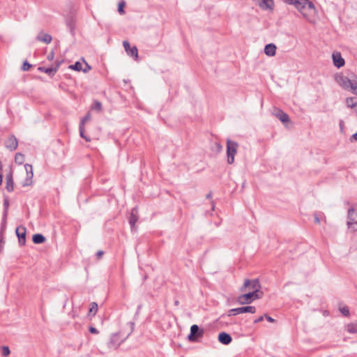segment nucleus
Returning a JSON list of instances; mask_svg holds the SVG:
<instances>
[{
	"instance_id": "nucleus-18",
	"label": "nucleus",
	"mask_w": 357,
	"mask_h": 357,
	"mask_svg": "<svg viewBox=\"0 0 357 357\" xmlns=\"http://www.w3.org/2000/svg\"><path fill=\"white\" fill-rule=\"evenodd\" d=\"M273 114L278 119H279L282 123H287L289 121V116L286 113H284L283 111H282L278 108H275L273 109Z\"/></svg>"
},
{
	"instance_id": "nucleus-24",
	"label": "nucleus",
	"mask_w": 357,
	"mask_h": 357,
	"mask_svg": "<svg viewBox=\"0 0 357 357\" xmlns=\"http://www.w3.org/2000/svg\"><path fill=\"white\" fill-rule=\"evenodd\" d=\"M90 305H91V307H90L89 312H88V316L89 317H94L98 312V304L96 302H93L91 303Z\"/></svg>"
},
{
	"instance_id": "nucleus-42",
	"label": "nucleus",
	"mask_w": 357,
	"mask_h": 357,
	"mask_svg": "<svg viewBox=\"0 0 357 357\" xmlns=\"http://www.w3.org/2000/svg\"><path fill=\"white\" fill-rule=\"evenodd\" d=\"M80 137L86 140V142H90L91 138L89 137V135H80Z\"/></svg>"
},
{
	"instance_id": "nucleus-17",
	"label": "nucleus",
	"mask_w": 357,
	"mask_h": 357,
	"mask_svg": "<svg viewBox=\"0 0 357 357\" xmlns=\"http://www.w3.org/2000/svg\"><path fill=\"white\" fill-rule=\"evenodd\" d=\"M332 58L333 63L337 68H341L345 63L344 59L342 57L340 52H334L332 55Z\"/></svg>"
},
{
	"instance_id": "nucleus-1",
	"label": "nucleus",
	"mask_w": 357,
	"mask_h": 357,
	"mask_svg": "<svg viewBox=\"0 0 357 357\" xmlns=\"http://www.w3.org/2000/svg\"><path fill=\"white\" fill-rule=\"evenodd\" d=\"M294 6L309 22L315 23L317 13L312 2L309 0H298L296 1Z\"/></svg>"
},
{
	"instance_id": "nucleus-28",
	"label": "nucleus",
	"mask_w": 357,
	"mask_h": 357,
	"mask_svg": "<svg viewBox=\"0 0 357 357\" xmlns=\"http://www.w3.org/2000/svg\"><path fill=\"white\" fill-rule=\"evenodd\" d=\"M7 217L8 214H3L2 215V220L1 222V228L0 230L1 231V233H3L6 228V223H7Z\"/></svg>"
},
{
	"instance_id": "nucleus-46",
	"label": "nucleus",
	"mask_w": 357,
	"mask_h": 357,
	"mask_svg": "<svg viewBox=\"0 0 357 357\" xmlns=\"http://www.w3.org/2000/svg\"><path fill=\"white\" fill-rule=\"evenodd\" d=\"M47 58H48V59H49V60H52V59H53V58H54V54H53V52H51V54H50L48 55Z\"/></svg>"
},
{
	"instance_id": "nucleus-47",
	"label": "nucleus",
	"mask_w": 357,
	"mask_h": 357,
	"mask_svg": "<svg viewBox=\"0 0 357 357\" xmlns=\"http://www.w3.org/2000/svg\"><path fill=\"white\" fill-rule=\"evenodd\" d=\"M2 181H3V174H0V186L2 184Z\"/></svg>"
},
{
	"instance_id": "nucleus-29",
	"label": "nucleus",
	"mask_w": 357,
	"mask_h": 357,
	"mask_svg": "<svg viewBox=\"0 0 357 357\" xmlns=\"http://www.w3.org/2000/svg\"><path fill=\"white\" fill-rule=\"evenodd\" d=\"M347 329L350 333H357V324H349Z\"/></svg>"
},
{
	"instance_id": "nucleus-4",
	"label": "nucleus",
	"mask_w": 357,
	"mask_h": 357,
	"mask_svg": "<svg viewBox=\"0 0 357 357\" xmlns=\"http://www.w3.org/2000/svg\"><path fill=\"white\" fill-rule=\"evenodd\" d=\"M257 291H251L238 296L236 298L237 303L240 305L250 304L255 300L262 298L261 295L257 294Z\"/></svg>"
},
{
	"instance_id": "nucleus-25",
	"label": "nucleus",
	"mask_w": 357,
	"mask_h": 357,
	"mask_svg": "<svg viewBox=\"0 0 357 357\" xmlns=\"http://www.w3.org/2000/svg\"><path fill=\"white\" fill-rule=\"evenodd\" d=\"M345 102L348 107L354 109L357 106V99L356 98H346Z\"/></svg>"
},
{
	"instance_id": "nucleus-2",
	"label": "nucleus",
	"mask_w": 357,
	"mask_h": 357,
	"mask_svg": "<svg viewBox=\"0 0 357 357\" xmlns=\"http://www.w3.org/2000/svg\"><path fill=\"white\" fill-rule=\"evenodd\" d=\"M336 81L343 89L351 91L357 95V77L349 79L346 76L340 75L336 77Z\"/></svg>"
},
{
	"instance_id": "nucleus-27",
	"label": "nucleus",
	"mask_w": 357,
	"mask_h": 357,
	"mask_svg": "<svg viewBox=\"0 0 357 357\" xmlns=\"http://www.w3.org/2000/svg\"><path fill=\"white\" fill-rule=\"evenodd\" d=\"M10 206L9 198L8 196L3 197V214H8V209Z\"/></svg>"
},
{
	"instance_id": "nucleus-20",
	"label": "nucleus",
	"mask_w": 357,
	"mask_h": 357,
	"mask_svg": "<svg viewBox=\"0 0 357 357\" xmlns=\"http://www.w3.org/2000/svg\"><path fill=\"white\" fill-rule=\"evenodd\" d=\"M59 67V63H58L56 65V66L54 68L53 67H50V68L39 67L38 70H40V72L45 73L47 74L48 75L52 76L56 73Z\"/></svg>"
},
{
	"instance_id": "nucleus-45",
	"label": "nucleus",
	"mask_w": 357,
	"mask_h": 357,
	"mask_svg": "<svg viewBox=\"0 0 357 357\" xmlns=\"http://www.w3.org/2000/svg\"><path fill=\"white\" fill-rule=\"evenodd\" d=\"M96 108L98 110H100L101 109V104L100 102H96Z\"/></svg>"
},
{
	"instance_id": "nucleus-14",
	"label": "nucleus",
	"mask_w": 357,
	"mask_h": 357,
	"mask_svg": "<svg viewBox=\"0 0 357 357\" xmlns=\"http://www.w3.org/2000/svg\"><path fill=\"white\" fill-rule=\"evenodd\" d=\"M123 47L128 55L130 56L134 57L135 59H137L138 58V51L135 46L130 47V43L125 40L123 43Z\"/></svg>"
},
{
	"instance_id": "nucleus-11",
	"label": "nucleus",
	"mask_w": 357,
	"mask_h": 357,
	"mask_svg": "<svg viewBox=\"0 0 357 357\" xmlns=\"http://www.w3.org/2000/svg\"><path fill=\"white\" fill-rule=\"evenodd\" d=\"M4 144L5 146L10 151H15L18 146V141L15 135H10Z\"/></svg>"
},
{
	"instance_id": "nucleus-21",
	"label": "nucleus",
	"mask_w": 357,
	"mask_h": 357,
	"mask_svg": "<svg viewBox=\"0 0 357 357\" xmlns=\"http://www.w3.org/2000/svg\"><path fill=\"white\" fill-rule=\"evenodd\" d=\"M276 46L273 44H268L265 46L264 52L268 56H273L275 54Z\"/></svg>"
},
{
	"instance_id": "nucleus-31",
	"label": "nucleus",
	"mask_w": 357,
	"mask_h": 357,
	"mask_svg": "<svg viewBox=\"0 0 357 357\" xmlns=\"http://www.w3.org/2000/svg\"><path fill=\"white\" fill-rule=\"evenodd\" d=\"M10 354V350L9 347L7 346H3L2 347V356L6 357V356H9Z\"/></svg>"
},
{
	"instance_id": "nucleus-49",
	"label": "nucleus",
	"mask_w": 357,
	"mask_h": 357,
	"mask_svg": "<svg viewBox=\"0 0 357 357\" xmlns=\"http://www.w3.org/2000/svg\"><path fill=\"white\" fill-rule=\"evenodd\" d=\"M211 204H212V208H213V209H214V208H215L214 202L212 201Z\"/></svg>"
},
{
	"instance_id": "nucleus-53",
	"label": "nucleus",
	"mask_w": 357,
	"mask_h": 357,
	"mask_svg": "<svg viewBox=\"0 0 357 357\" xmlns=\"http://www.w3.org/2000/svg\"><path fill=\"white\" fill-rule=\"evenodd\" d=\"M86 120H88V118H86L85 119H84L83 121H86Z\"/></svg>"
},
{
	"instance_id": "nucleus-52",
	"label": "nucleus",
	"mask_w": 357,
	"mask_h": 357,
	"mask_svg": "<svg viewBox=\"0 0 357 357\" xmlns=\"http://www.w3.org/2000/svg\"><path fill=\"white\" fill-rule=\"evenodd\" d=\"M218 148H221V146L220 144H218Z\"/></svg>"
},
{
	"instance_id": "nucleus-51",
	"label": "nucleus",
	"mask_w": 357,
	"mask_h": 357,
	"mask_svg": "<svg viewBox=\"0 0 357 357\" xmlns=\"http://www.w3.org/2000/svg\"><path fill=\"white\" fill-rule=\"evenodd\" d=\"M178 304V301H175V305H177Z\"/></svg>"
},
{
	"instance_id": "nucleus-8",
	"label": "nucleus",
	"mask_w": 357,
	"mask_h": 357,
	"mask_svg": "<svg viewBox=\"0 0 357 357\" xmlns=\"http://www.w3.org/2000/svg\"><path fill=\"white\" fill-rule=\"evenodd\" d=\"M257 312V309L255 306L248 305L243 306L237 308H233L229 310V316H236L242 313H251L255 314Z\"/></svg>"
},
{
	"instance_id": "nucleus-13",
	"label": "nucleus",
	"mask_w": 357,
	"mask_h": 357,
	"mask_svg": "<svg viewBox=\"0 0 357 357\" xmlns=\"http://www.w3.org/2000/svg\"><path fill=\"white\" fill-rule=\"evenodd\" d=\"M139 215H138V209L137 207H134L132 208L130 216H129V224L130 225L131 229L135 227L136 222L138 221Z\"/></svg>"
},
{
	"instance_id": "nucleus-3",
	"label": "nucleus",
	"mask_w": 357,
	"mask_h": 357,
	"mask_svg": "<svg viewBox=\"0 0 357 357\" xmlns=\"http://www.w3.org/2000/svg\"><path fill=\"white\" fill-rule=\"evenodd\" d=\"M261 287L259 279H246L244 280L243 285L240 288V291L242 292L245 291L247 289L250 291L257 290V294L261 295V296H263L264 292L261 291Z\"/></svg>"
},
{
	"instance_id": "nucleus-7",
	"label": "nucleus",
	"mask_w": 357,
	"mask_h": 357,
	"mask_svg": "<svg viewBox=\"0 0 357 357\" xmlns=\"http://www.w3.org/2000/svg\"><path fill=\"white\" fill-rule=\"evenodd\" d=\"M238 144L237 142L227 139V162L229 165H231L234 162V156L237 153Z\"/></svg>"
},
{
	"instance_id": "nucleus-37",
	"label": "nucleus",
	"mask_w": 357,
	"mask_h": 357,
	"mask_svg": "<svg viewBox=\"0 0 357 357\" xmlns=\"http://www.w3.org/2000/svg\"><path fill=\"white\" fill-rule=\"evenodd\" d=\"M104 251L102 250H98L96 254V258L98 260L102 258V257L104 255Z\"/></svg>"
},
{
	"instance_id": "nucleus-22",
	"label": "nucleus",
	"mask_w": 357,
	"mask_h": 357,
	"mask_svg": "<svg viewBox=\"0 0 357 357\" xmlns=\"http://www.w3.org/2000/svg\"><path fill=\"white\" fill-rule=\"evenodd\" d=\"M259 6L263 9L273 10L274 6V1L273 0H262L259 3Z\"/></svg>"
},
{
	"instance_id": "nucleus-23",
	"label": "nucleus",
	"mask_w": 357,
	"mask_h": 357,
	"mask_svg": "<svg viewBox=\"0 0 357 357\" xmlns=\"http://www.w3.org/2000/svg\"><path fill=\"white\" fill-rule=\"evenodd\" d=\"M46 238L41 234H36L32 236V241L35 244H41L45 243Z\"/></svg>"
},
{
	"instance_id": "nucleus-40",
	"label": "nucleus",
	"mask_w": 357,
	"mask_h": 357,
	"mask_svg": "<svg viewBox=\"0 0 357 357\" xmlns=\"http://www.w3.org/2000/svg\"><path fill=\"white\" fill-rule=\"evenodd\" d=\"M285 3L288 4H292L294 6L296 3V1H298V0H283Z\"/></svg>"
},
{
	"instance_id": "nucleus-35",
	"label": "nucleus",
	"mask_w": 357,
	"mask_h": 357,
	"mask_svg": "<svg viewBox=\"0 0 357 357\" xmlns=\"http://www.w3.org/2000/svg\"><path fill=\"white\" fill-rule=\"evenodd\" d=\"M128 324L130 326V332L128 333L126 337L128 336H129L130 335V333H132V331H134V326H135V323L133 321H130L128 323Z\"/></svg>"
},
{
	"instance_id": "nucleus-6",
	"label": "nucleus",
	"mask_w": 357,
	"mask_h": 357,
	"mask_svg": "<svg viewBox=\"0 0 357 357\" xmlns=\"http://www.w3.org/2000/svg\"><path fill=\"white\" fill-rule=\"evenodd\" d=\"M204 335V330L197 324H193L190 327V334L188 335V341L191 342H197Z\"/></svg>"
},
{
	"instance_id": "nucleus-48",
	"label": "nucleus",
	"mask_w": 357,
	"mask_h": 357,
	"mask_svg": "<svg viewBox=\"0 0 357 357\" xmlns=\"http://www.w3.org/2000/svg\"><path fill=\"white\" fill-rule=\"evenodd\" d=\"M18 156H21V157H22V156H23V155H22V154H21V153H17V154H16V155H15V160H17Z\"/></svg>"
},
{
	"instance_id": "nucleus-12",
	"label": "nucleus",
	"mask_w": 357,
	"mask_h": 357,
	"mask_svg": "<svg viewBox=\"0 0 357 357\" xmlns=\"http://www.w3.org/2000/svg\"><path fill=\"white\" fill-rule=\"evenodd\" d=\"M6 189L8 192H11L14 190L13 173L10 169L9 172L6 175Z\"/></svg>"
},
{
	"instance_id": "nucleus-50",
	"label": "nucleus",
	"mask_w": 357,
	"mask_h": 357,
	"mask_svg": "<svg viewBox=\"0 0 357 357\" xmlns=\"http://www.w3.org/2000/svg\"><path fill=\"white\" fill-rule=\"evenodd\" d=\"M354 109H355V112H356V113L357 114V106L354 108Z\"/></svg>"
},
{
	"instance_id": "nucleus-10",
	"label": "nucleus",
	"mask_w": 357,
	"mask_h": 357,
	"mask_svg": "<svg viewBox=\"0 0 357 357\" xmlns=\"http://www.w3.org/2000/svg\"><path fill=\"white\" fill-rule=\"evenodd\" d=\"M69 68L77 71H83L84 73H87L91 69V66L84 61L83 62L77 61L75 64L70 65Z\"/></svg>"
},
{
	"instance_id": "nucleus-41",
	"label": "nucleus",
	"mask_w": 357,
	"mask_h": 357,
	"mask_svg": "<svg viewBox=\"0 0 357 357\" xmlns=\"http://www.w3.org/2000/svg\"><path fill=\"white\" fill-rule=\"evenodd\" d=\"M349 141L351 142H354L357 141V135H351L349 139Z\"/></svg>"
},
{
	"instance_id": "nucleus-38",
	"label": "nucleus",
	"mask_w": 357,
	"mask_h": 357,
	"mask_svg": "<svg viewBox=\"0 0 357 357\" xmlns=\"http://www.w3.org/2000/svg\"><path fill=\"white\" fill-rule=\"evenodd\" d=\"M264 319H265L264 314V315H262V316H260V317H259L257 319H256L254 321V324L259 323V322L262 321L264 320Z\"/></svg>"
},
{
	"instance_id": "nucleus-16",
	"label": "nucleus",
	"mask_w": 357,
	"mask_h": 357,
	"mask_svg": "<svg viewBox=\"0 0 357 357\" xmlns=\"http://www.w3.org/2000/svg\"><path fill=\"white\" fill-rule=\"evenodd\" d=\"M218 341L222 344H225V345H228L229 344L231 341H232V337L231 336L226 333V332H221L218 334Z\"/></svg>"
},
{
	"instance_id": "nucleus-34",
	"label": "nucleus",
	"mask_w": 357,
	"mask_h": 357,
	"mask_svg": "<svg viewBox=\"0 0 357 357\" xmlns=\"http://www.w3.org/2000/svg\"><path fill=\"white\" fill-rule=\"evenodd\" d=\"M265 319L270 323H275L276 320L267 314H264Z\"/></svg>"
},
{
	"instance_id": "nucleus-15",
	"label": "nucleus",
	"mask_w": 357,
	"mask_h": 357,
	"mask_svg": "<svg viewBox=\"0 0 357 357\" xmlns=\"http://www.w3.org/2000/svg\"><path fill=\"white\" fill-rule=\"evenodd\" d=\"M25 170L26 172V178L25 179V182L23 184V186L29 185L31 184V180L33 176V167L31 165L26 164L24 165Z\"/></svg>"
},
{
	"instance_id": "nucleus-30",
	"label": "nucleus",
	"mask_w": 357,
	"mask_h": 357,
	"mask_svg": "<svg viewBox=\"0 0 357 357\" xmlns=\"http://www.w3.org/2000/svg\"><path fill=\"white\" fill-rule=\"evenodd\" d=\"M125 2L124 1H121L119 2V5H118V11L119 13L121 14V15H123L124 14V7H125Z\"/></svg>"
},
{
	"instance_id": "nucleus-26",
	"label": "nucleus",
	"mask_w": 357,
	"mask_h": 357,
	"mask_svg": "<svg viewBox=\"0 0 357 357\" xmlns=\"http://www.w3.org/2000/svg\"><path fill=\"white\" fill-rule=\"evenodd\" d=\"M38 39L45 43H50L52 41V37L47 33H43L38 36Z\"/></svg>"
},
{
	"instance_id": "nucleus-44",
	"label": "nucleus",
	"mask_w": 357,
	"mask_h": 357,
	"mask_svg": "<svg viewBox=\"0 0 357 357\" xmlns=\"http://www.w3.org/2000/svg\"><path fill=\"white\" fill-rule=\"evenodd\" d=\"M3 242V233H1V231L0 230V244Z\"/></svg>"
},
{
	"instance_id": "nucleus-43",
	"label": "nucleus",
	"mask_w": 357,
	"mask_h": 357,
	"mask_svg": "<svg viewBox=\"0 0 357 357\" xmlns=\"http://www.w3.org/2000/svg\"><path fill=\"white\" fill-rule=\"evenodd\" d=\"M213 197V193L211 191H210L206 195V198L208 199H211Z\"/></svg>"
},
{
	"instance_id": "nucleus-39",
	"label": "nucleus",
	"mask_w": 357,
	"mask_h": 357,
	"mask_svg": "<svg viewBox=\"0 0 357 357\" xmlns=\"http://www.w3.org/2000/svg\"><path fill=\"white\" fill-rule=\"evenodd\" d=\"M31 67V65L27 63V62H24V64H23V70H28Z\"/></svg>"
},
{
	"instance_id": "nucleus-32",
	"label": "nucleus",
	"mask_w": 357,
	"mask_h": 357,
	"mask_svg": "<svg viewBox=\"0 0 357 357\" xmlns=\"http://www.w3.org/2000/svg\"><path fill=\"white\" fill-rule=\"evenodd\" d=\"M340 312H342V314L346 317L349 316L350 314L349 313V309L348 307H343L342 308H340Z\"/></svg>"
},
{
	"instance_id": "nucleus-5",
	"label": "nucleus",
	"mask_w": 357,
	"mask_h": 357,
	"mask_svg": "<svg viewBox=\"0 0 357 357\" xmlns=\"http://www.w3.org/2000/svg\"><path fill=\"white\" fill-rule=\"evenodd\" d=\"M347 226L353 232L357 231V206L349 208L347 213Z\"/></svg>"
},
{
	"instance_id": "nucleus-19",
	"label": "nucleus",
	"mask_w": 357,
	"mask_h": 357,
	"mask_svg": "<svg viewBox=\"0 0 357 357\" xmlns=\"http://www.w3.org/2000/svg\"><path fill=\"white\" fill-rule=\"evenodd\" d=\"M119 336H120V333H114L112 335L110 340H109V344L112 347H116L119 346L126 338V337H125L124 339L120 340Z\"/></svg>"
},
{
	"instance_id": "nucleus-9",
	"label": "nucleus",
	"mask_w": 357,
	"mask_h": 357,
	"mask_svg": "<svg viewBox=\"0 0 357 357\" xmlns=\"http://www.w3.org/2000/svg\"><path fill=\"white\" fill-rule=\"evenodd\" d=\"M15 232H16V235L18 238L19 245L21 246L24 245L26 243V227L24 226H19L16 228Z\"/></svg>"
},
{
	"instance_id": "nucleus-36",
	"label": "nucleus",
	"mask_w": 357,
	"mask_h": 357,
	"mask_svg": "<svg viewBox=\"0 0 357 357\" xmlns=\"http://www.w3.org/2000/svg\"><path fill=\"white\" fill-rule=\"evenodd\" d=\"M89 331L91 334H98L99 333L98 330L97 328H96L95 327H93V326H89Z\"/></svg>"
},
{
	"instance_id": "nucleus-33",
	"label": "nucleus",
	"mask_w": 357,
	"mask_h": 357,
	"mask_svg": "<svg viewBox=\"0 0 357 357\" xmlns=\"http://www.w3.org/2000/svg\"><path fill=\"white\" fill-rule=\"evenodd\" d=\"M314 222L316 224H320V222H321V215L318 214L317 213H315L314 214Z\"/></svg>"
}]
</instances>
